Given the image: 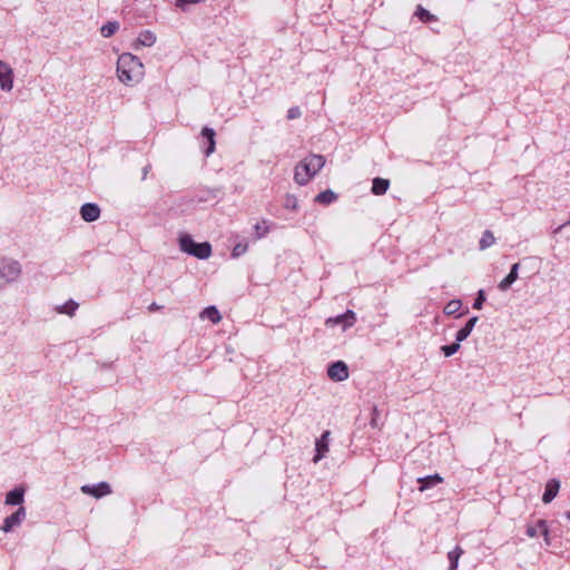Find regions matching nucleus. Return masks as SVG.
Instances as JSON below:
<instances>
[{"label":"nucleus","instance_id":"obj_1","mask_svg":"<svg viewBox=\"0 0 570 570\" xmlns=\"http://www.w3.org/2000/svg\"><path fill=\"white\" fill-rule=\"evenodd\" d=\"M144 65L131 53H122L117 61L118 78L124 83L137 81L142 77Z\"/></svg>","mask_w":570,"mask_h":570},{"label":"nucleus","instance_id":"obj_2","mask_svg":"<svg viewBox=\"0 0 570 570\" xmlns=\"http://www.w3.org/2000/svg\"><path fill=\"white\" fill-rule=\"evenodd\" d=\"M325 157L322 155H309L295 167L294 179L299 185H305L323 168Z\"/></svg>","mask_w":570,"mask_h":570},{"label":"nucleus","instance_id":"obj_3","mask_svg":"<svg viewBox=\"0 0 570 570\" xmlns=\"http://www.w3.org/2000/svg\"><path fill=\"white\" fill-rule=\"evenodd\" d=\"M178 242L181 252L193 255L198 259H207L212 255V245L208 242L195 243L189 234L180 235Z\"/></svg>","mask_w":570,"mask_h":570},{"label":"nucleus","instance_id":"obj_4","mask_svg":"<svg viewBox=\"0 0 570 570\" xmlns=\"http://www.w3.org/2000/svg\"><path fill=\"white\" fill-rule=\"evenodd\" d=\"M21 274V266L17 261L0 259V287L16 281Z\"/></svg>","mask_w":570,"mask_h":570},{"label":"nucleus","instance_id":"obj_5","mask_svg":"<svg viewBox=\"0 0 570 570\" xmlns=\"http://www.w3.org/2000/svg\"><path fill=\"white\" fill-rule=\"evenodd\" d=\"M0 88L4 91H11L13 88V70L2 60H0Z\"/></svg>","mask_w":570,"mask_h":570},{"label":"nucleus","instance_id":"obj_6","mask_svg":"<svg viewBox=\"0 0 570 570\" xmlns=\"http://www.w3.org/2000/svg\"><path fill=\"white\" fill-rule=\"evenodd\" d=\"M327 375L336 382L345 381L348 377V367L344 362L337 361L328 366Z\"/></svg>","mask_w":570,"mask_h":570},{"label":"nucleus","instance_id":"obj_7","mask_svg":"<svg viewBox=\"0 0 570 570\" xmlns=\"http://www.w3.org/2000/svg\"><path fill=\"white\" fill-rule=\"evenodd\" d=\"M81 491L85 494H90L95 498H101L111 492L110 485L106 482H101L98 485H83L81 487Z\"/></svg>","mask_w":570,"mask_h":570},{"label":"nucleus","instance_id":"obj_8","mask_svg":"<svg viewBox=\"0 0 570 570\" xmlns=\"http://www.w3.org/2000/svg\"><path fill=\"white\" fill-rule=\"evenodd\" d=\"M24 517H26V510H24V508L20 507L14 513H12L11 515H9L8 518L4 519V522H3V525L1 527V529L4 532H9L13 527L20 524L21 521L24 519Z\"/></svg>","mask_w":570,"mask_h":570},{"label":"nucleus","instance_id":"obj_9","mask_svg":"<svg viewBox=\"0 0 570 570\" xmlns=\"http://www.w3.org/2000/svg\"><path fill=\"white\" fill-rule=\"evenodd\" d=\"M80 214L83 220L95 222L99 218L100 209L95 204H85L80 209Z\"/></svg>","mask_w":570,"mask_h":570},{"label":"nucleus","instance_id":"obj_10","mask_svg":"<svg viewBox=\"0 0 570 570\" xmlns=\"http://www.w3.org/2000/svg\"><path fill=\"white\" fill-rule=\"evenodd\" d=\"M539 529L544 537L546 543L550 544L549 530L543 520L538 521V524L535 527H533V525L528 527L527 534L531 538H534L538 535Z\"/></svg>","mask_w":570,"mask_h":570},{"label":"nucleus","instance_id":"obj_11","mask_svg":"<svg viewBox=\"0 0 570 570\" xmlns=\"http://www.w3.org/2000/svg\"><path fill=\"white\" fill-rule=\"evenodd\" d=\"M559 488H560L559 481L550 480L547 483L546 491H544L543 497H542V501L544 503L551 502L556 498V495L558 494Z\"/></svg>","mask_w":570,"mask_h":570},{"label":"nucleus","instance_id":"obj_12","mask_svg":"<svg viewBox=\"0 0 570 570\" xmlns=\"http://www.w3.org/2000/svg\"><path fill=\"white\" fill-rule=\"evenodd\" d=\"M519 266H520L519 263L513 264L510 273L507 275L505 278H503L500 282L499 288L501 291H507L517 281Z\"/></svg>","mask_w":570,"mask_h":570},{"label":"nucleus","instance_id":"obj_13","mask_svg":"<svg viewBox=\"0 0 570 570\" xmlns=\"http://www.w3.org/2000/svg\"><path fill=\"white\" fill-rule=\"evenodd\" d=\"M328 436H330V431H325L323 433L321 440H318L316 442L317 454L314 458V462H317L318 460H321V458H323L324 454L328 451V443H327Z\"/></svg>","mask_w":570,"mask_h":570},{"label":"nucleus","instance_id":"obj_14","mask_svg":"<svg viewBox=\"0 0 570 570\" xmlns=\"http://www.w3.org/2000/svg\"><path fill=\"white\" fill-rule=\"evenodd\" d=\"M156 42V36L154 32L149 31V30H145L142 32H140L139 37L137 38V41H136V49L138 48V46H147V47H150L153 46L154 43Z\"/></svg>","mask_w":570,"mask_h":570},{"label":"nucleus","instance_id":"obj_15","mask_svg":"<svg viewBox=\"0 0 570 570\" xmlns=\"http://www.w3.org/2000/svg\"><path fill=\"white\" fill-rule=\"evenodd\" d=\"M355 321V314L352 311H347L345 314L340 315L335 318H328L326 324H341L343 323L345 326H351Z\"/></svg>","mask_w":570,"mask_h":570},{"label":"nucleus","instance_id":"obj_16","mask_svg":"<svg viewBox=\"0 0 570 570\" xmlns=\"http://www.w3.org/2000/svg\"><path fill=\"white\" fill-rule=\"evenodd\" d=\"M390 187V180L383 178H375L373 180L372 191L375 195H383Z\"/></svg>","mask_w":570,"mask_h":570},{"label":"nucleus","instance_id":"obj_17","mask_svg":"<svg viewBox=\"0 0 570 570\" xmlns=\"http://www.w3.org/2000/svg\"><path fill=\"white\" fill-rule=\"evenodd\" d=\"M476 322H478L476 316L469 320V322L465 324V326L456 333V341L458 342L464 341L470 335V333L473 330Z\"/></svg>","mask_w":570,"mask_h":570},{"label":"nucleus","instance_id":"obj_18","mask_svg":"<svg viewBox=\"0 0 570 570\" xmlns=\"http://www.w3.org/2000/svg\"><path fill=\"white\" fill-rule=\"evenodd\" d=\"M23 489H14L7 493V504H21L23 501Z\"/></svg>","mask_w":570,"mask_h":570},{"label":"nucleus","instance_id":"obj_19","mask_svg":"<svg viewBox=\"0 0 570 570\" xmlns=\"http://www.w3.org/2000/svg\"><path fill=\"white\" fill-rule=\"evenodd\" d=\"M442 481L443 479L439 474L421 478L419 479V482L421 483L420 491H424L425 489L439 484Z\"/></svg>","mask_w":570,"mask_h":570},{"label":"nucleus","instance_id":"obj_20","mask_svg":"<svg viewBox=\"0 0 570 570\" xmlns=\"http://www.w3.org/2000/svg\"><path fill=\"white\" fill-rule=\"evenodd\" d=\"M200 317L208 318V320H210L215 324L220 322V320H222V316H220L218 309L215 306L206 307L202 312Z\"/></svg>","mask_w":570,"mask_h":570},{"label":"nucleus","instance_id":"obj_21","mask_svg":"<svg viewBox=\"0 0 570 570\" xmlns=\"http://www.w3.org/2000/svg\"><path fill=\"white\" fill-rule=\"evenodd\" d=\"M119 23L117 21H109L100 28V33L104 38H109L117 32Z\"/></svg>","mask_w":570,"mask_h":570},{"label":"nucleus","instance_id":"obj_22","mask_svg":"<svg viewBox=\"0 0 570 570\" xmlns=\"http://www.w3.org/2000/svg\"><path fill=\"white\" fill-rule=\"evenodd\" d=\"M202 135L207 137V139H208L209 145H208V148L206 149L205 154L207 156H209L215 150V139H214L215 131L213 129H210V128L205 127L202 130Z\"/></svg>","mask_w":570,"mask_h":570},{"label":"nucleus","instance_id":"obj_23","mask_svg":"<svg viewBox=\"0 0 570 570\" xmlns=\"http://www.w3.org/2000/svg\"><path fill=\"white\" fill-rule=\"evenodd\" d=\"M77 308H78V304L73 301H69L68 303H66L61 306H58L56 309L60 314H68V315L72 316Z\"/></svg>","mask_w":570,"mask_h":570},{"label":"nucleus","instance_id":"obj_24","mask_svg":"<svg viewBox=\"0 0 570 570\" xmlns=\"http://www.w3.org/2000/svg\"><path fill=\"white\" fill-rule=\"evenodd\" d=\"M494 242H495V238H494L493 234L490 230H485L480 240V248L483 250V249L490 247L491 245H493Z\"/></svg>","mask_w":570,"mask_h":570},{"label":"nucleus","instance_id":"obj_25","mask_svg":"<svg viewBox=\"0 0 570 570\" xmlns=\"http://www.w3.org/2000/svg\"><path fill=\"white\" fill-rule=\"evenodd\" d=\"M461 306L462 302L460 299H452L445 305L444 313L446 315H454L456 312H459Z\"/></svg>","mask_w":570,"mask_h":570},{"label":"nucleus","instance_id":"obj_26","mask_svg":"<svg viewBox=\"0 0 570 570\" xmlns=\"http://www.w3.org/2000/svg\"><path fill=\"white\" fill-rule=\"evenodd\" d=\"M462 549L456 547L453 551H450L448 554V558L450 560V570H454L458 567V560L460 556L462 554Z\"/></svg>","mask_w":570,"mask_h":570},{"label":"nucleus","instance_id":"obj_27","mask_svg":"<svg viewBox=\"0 0 570 570\" xmlns=\"http://www.w3.org/2000/svg\"><path fill=\"white\" fill-rule=\"evenodd\" d=\"M336 198V195L332 190H325L316 196V202L321 204H330Z\"/></svg>","mask_w":570,"mask_h":570},{"label":"nucleus","instance_id":"obj_28","mask_svg":"<svg viewBox=\"0 0 570 570\" xmlns=\"http://www.w3.org/2000/svg\"><path fill=\"white\" fill-rule=\"evenodd\" d=\"M421 21L423 22H428V21H434L436 20L435 16L431 14L428 10H425L424 8L422 7H419L417 8V11L415 13Z\"/></svg>","mask_w":570,"mask_h":570},{"label":"nucleus","instance_id":"obj_29","mask_svg":"<svg viewBox=\"0 0 570 570\" xmlns=\"http://www.w3.org/2000/svg\"><path fill=\"white\" fill-rule=\"evenodd\" d=\"M459 348H460V342H458V341L451 345L442 346V351L445 356L453 355Z\"/></svg>","mask_w":570,"mask_h":570},{"label":"nucleus","instance_id":"obj_30","mask_svg":"<svg viewBox=\"0 0 570 570\" xmlns=\"http://www.w3.org/2000/svg\"><path fill=\"white\" fill-rule=\"evenodd\" d=\"M246 250H247L246 244H237L234 246L232 255H233V257H238V256L243 255Z\"/></svg>","mask_w":570,"mask_h":570},{"label":"nucleus","instance_id":"obj_31","mask_svg":"<svg viewBox=\"0 0 570 570\" xmlns=\"http://www.w3.org/2000/svg\"><path fill=\"white\" fill-rule=\"evenodd\" d=\"M485 301V295L482 289L479 291L478 297L475 298V302L473 304V307L475 309H480L482 307L483 302Z\"/></svg>","mask_w":570,"mask_h":570},{"label":"nucleus","instance_id":"obj_32","mask_svg":"<svg viewBox=\"0 0 570 570\" xmlns=\"http://www.w3.org/2000/svg\"><path fill=\"white\" fill-rule=\"evenodd\" d=\"M299 115H301L299 109L297 107H294L288 110L287 117H288V119H295V118L299 117Z\"/></svg>","mask_w":570,"mask_h":570},{"label":"nucleus","instance_id":"obj_33","mask_svg":"<svg viewBox=\"0 0 570 570\" xmlns=\"http://www.w3.org/2000/svg\"><path fill=\"white\" fill-rule=\"evenodd\" d=\"M296 204H297V202H296L295 197H287L285 206H286V208L295 209Z\"/></svg>","mask_w":570,"mask_h":570},{"label":"nucleus","instance_id":"obj_34","mask_svg":"<svg viewBox=\"0 0 570 570\" xmlns=\"http://www.w3.org/2000/svg\"><path fill=\"white\" fill-rule=\"evenodd\" d=\"M156 308H158V306H157L155 303H153V304L150 305V307H149V309H151V311H153V309H156Z\"/></svg>","mask_w":570,"mask_h":570},{"label":"nucleus","instance_id":"obj_35","mask_svg":"<svg viewBox=\"0 0 570 570\" xmlns=\"http://www.w3.org/2000/svg\"><path fill=\"white\" fill-rule=\"evenodd\" d=\"M256 229H257V230H261V226H259V224H257V225H256Z\"/></svg>","mask_w":570,"mask_h":570},{"label":"nucleus","instance_id":"obj_36","mask_svg":"<svg viewBox=\"0 0 570 570\" xmlns=\"http://www.w3.org/2000/svg\"><path fill=\"white\" fill-rule=\"evenodd\" d=\"M567 518L570 520V511L567 512Z\"/></svg>","mask_w":570,"mask_h":570}]
</instances>
